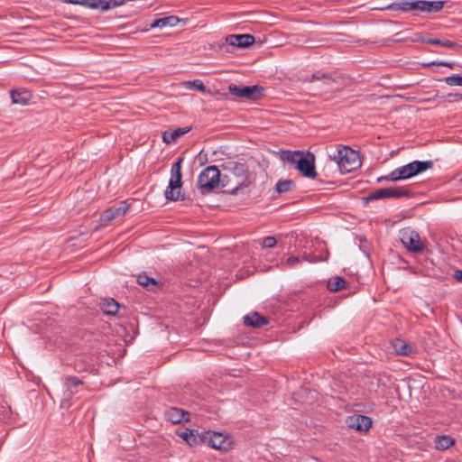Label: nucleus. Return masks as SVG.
Listing matches in <instances>:
<instances>
[{
  "mask_svg": "<svg viewBox=\"0 0 462 462\" xmlns=\"http://www.w3.org/2000/svg\"><path fill=\"white\" fill-rule=\"evenodd\" d=\"M225 172L221 174L222 188L229 194H235L241 187L249 184L248 168L242 162H230L224 166Z\"/></svg>",
  "mask_w": 462,
  "mask_h": 462,
  "instance_id": "obj_1",
  "label": "nucleus"
},
{
  "mask_svg": "<svg viewBox=\"0 0 462 462\" xmlns=\"http://www.w3.org/2000/svg\"><path fill=\"white\" fill-rule=\"evenodd\" d=\"M281 159L295 166L303 176L314 179L317 175L314 154L301 151H283Z\"/></svg>",
  "mask_w": 462,
  "mask_h": 462,
  "instance_id": "obj_2",
  "label": "nucleus"
},
{
  "mask_svg": "<svg viewBox=\"0 0 462 462\" xmlns=\"http://www.w3.org/2000/svg\"><path fill=\"white\" fill-rule=\"evenodd\" d=\"M328 157L342 173L352 172L361 166L359 152L347 146L338 148Z\"/></svg>",
  "mask_w": 462,
  "mask_h": 462,
  "instance_id": "obj_3",
  "label": "nucleus"
},
{
  "mask_svg": "<svg viewBox=\"0 0 462 462\" xmlns=\"http://www.w3.org/2000/svg\"><path fill=\"white\" fill-rule=\"evenodd\" d=\"M433 167L432 161H413L406 165L394 169L389 175L378 178V181L383 180L396 181L406 180L426 171Z\"/></svg>",
  "mask_w": 462,
  "mask_h": 462,
  "instance_id": "obj_4",
  "label": "nucleus"
},
{
  "mask_svg": "<svg viewBox=\"0 0 462 462\" xmlns=\"http://www.w3.org/2000/svg\"><path fill=\"white\" fill-rule=\"evenodd\" d=\"M219 186L222 187V178L219 170L216 166H208L200 172L198 188L201 193L210 192Z\"/></svg>",
  "mask_w": 462,
  "mask_h": 462,
  "instance_id": "obj_5",
  "label": "nucleus"
},
{
  "mask_svg": "<svg viewBox=\"0 0 462 462\" xmlns=\"http://www.w3.org/2000/svg\"><path fill=\"white\" fill-rule=\"evenodd\" d=\"M183 158H180L175 163L172 164L171 169V179L169 186L165 190V198L168 200H180L183 199L180 194L181 182V163Z\"/></svg>",
  "mask_w": 462,
  "mask_h": 462,
  "instance_id": "obj_6",
  "label": "nucleus"
},
{
  "mask_svg": "<svg viewBox=\"0 0 462 462\" xmlns=\"http://www.w3.org/2000/svg\"><path fill=\"white\" fill-rule=\"evenodd\" d=\"M228 90L234 97L239 99L254 101L263 97L264 88L258 85L237 86L236 84H230Z\"/></svg>",
  "mask_w": 462,
  "mask_h": 462,
  "instance_id": "obj_7",
  "label": "nucleus"
},
{
  "mask_svg": "<svg viewBox=\"0 0 462 462\" xmlns=\"http://www.w3.org/2000/svg\"><path fill=\"white\" fill-rule=\"evenodd\" d=\"M411 192L403 187H390L384 189H379L371 192L367 197L365 198V202L384 199H400L402 197H411Z\"/></svg>",
  "mask_w": 462,
  "mask_h": 462,
  "instance_id": "obj_8",
  "label": "nucleus"
},
{
  "mask_svg": "<svg viewBox=\"0 0 462 462\" xmlns=\"http://www.w3.org/2000/svg\"><path fill=\"white\" fill-rule=\"evenodd\" d=\"M128 209L129 205L126 201H121L118 205L110 207L100 215L99 226H107L113 220L125 216Z\"/></svg>",
  "mask_w": 462,
  "mask_h": 462,
  "instance_id": "obj_9",
  "label": "nucleus"
},
{
  "mask_svg": "<svg viewBox=\"0 0 462 462\" xmlns=\"http://www.w3.org/2000/svg\"><path fill=\"white\" fill-rule=\"evenodd\" d=\"M401 241L410 252L420 253L423 250L420 236L414 230H403L401 234Z\"/></svg>",
  "mask_w": 462,
  "mask_h": 462,
  "instance_id": "obj_10",
  "label": "nucleus"
},
{
  "mask_svg": "<svg viewBox=\"0 0 462 462\" xmlns=\"http://www.w3.org/2000/svg\"><path fill=\"white\" fill-rule=\"evenodd\" d=\"M67 3L80 5L84 6H88L93 9H101L102 11H106L110 8L116 7L125 3V0H66Z\"/></svg>",
  "mask_w": 462,
  "mask_h": 462,
  "instance_id": "obj_11",
  "label": "nucleus"
},
{
  "mask_svg": "<svg viewBox=\"0 0 462 462\" xmlns=\"http://www.w3.org/2000/svg\"><path fill=\"white\" fill-rule=\"evenodd\" d=\"M346 422L348 427L358 431H367L372 427V420L360 414L348 417Z\"/></svg>",
  "mask_w": 462,
  "mask_h": 462,
  "instance_id": "obj_12",
  "label": "nucleus"
},
{
  "mask_svg": "<svg viewBox=\"0 0 462 462\" xmlns=\"http://www.w3.org/2000/svg\"><path fill=\"white\" fill-rule=\"evenodd\" d=\"M226 438L219 432L205 431L204 444L215 449H226Z\"/></svg>",
  "mask_w": 462,
  "mask_h": 462,
  "instance_id": "obj_13",
  "label": "nucleus"
},
{
  "mask_svg": "<svg viewBox=\"0 0 462 462\" xmlns=\"http://www.w3.org/2000/svg\"><path fill=\"white\" fill-rule=\"evenodd\" d=\"M226 42L231 46L239 48H246L254 42V37L251 34H231L226 39Z\"/></svg>",
  "mask_w": 462,
  "mask_h": 462,
  "instance_id": "obj_14",
  "label": "nucleus"
},
{
  "mask_svg": "<svg viewBox=\"0 0 462 462\" xmlns=\"http://www.w3.org/2000/svg\"><path fill=\"white\" fill-rule=\"evenodd\" d=\"M165 416L173 424L189 420V413L180 408L171 407L165 411Z\"/></svg>",
  "mask_w": 462,
  "mask_h": 462,
  "instance_id": "obj_15",
  "label": "nucleus"
},
{
  "mask_svg": "<svg viewBox=\"0 0 462 462\" xmlns=\"http://www.w3.org/2000/svg\"><path fill=\"white\" fill-rule=\"evenodd\" d=\"M180 436L187 442L190 447L204 444L205 432L199 433L196 430H186L181 432Z\"/></svg>",
  "mask_w": 462,
  "mask_h": 462,
  "instance_id": "obj_16",
  "label": "nucleus"
},
{
  "mask_svg": "<svg viewBox=\"0 0 462 462\" xmlns=\"http://www.w3.org/2000/svg\"><path fill=\"white\" fill-rule=\"evenodd\" d=\"M305 81H308V82H313L315 80H322L323 81V84L325 86V90L326 91H328L330 88H331V85L333 83H336L337 82V79L336 78L332 77L331 74L329 73H324V72H321V71H317L315 73H313L311 76H307L305 79H304Z\"/></svg>",
  "mask_w": 462,
  "mask_h": 462,
  "instance_id": "obj_17",
  "label": "nucleus"
},
{
  "mask_svg": "<svg viewBox=\"0 0 462 462\" xmlns=\"http://www.w3.org/2000/svg\"><path fill=\"white\" fill-rule=\"evenodd\" d=\"M245 325L252 328H261L269 323L266 317L261 316L258 312H253L244 317Z\"/></svg>",
  "mask_w": 462,
  "mask_h": 462,
  "instance_id": "obj_18",
  "label": "nucleus"
},
{
  "mask_svg": "<svg viewBox=\"0 0 462 462\" xmlns=\"http://www.w3.org/2000/svg\"><path fill=\"white\" fill-rule=\"evenodd\" d=\"M11 98L14 104L26 105L32 98V94L26 89H14L11 91Z\"/></svg>",
  "mask_w": 462,
  "mask_h": 462,
  "instance_id": "obj_19",
  "label": "nucleus"
},
{
  "mask_svg": "<svg viewBox=\"0 0 462 462\" xmlns=\"http://www.w3.org/2000/svg\"><path fill=\"white\" fill-rule=\"evenodd\" d=\"M191 127H181V128H176L172 132H164L162 134V140L166 143H175L180 136L183 134L189 133L190 131Z\"/></svg>",
  "mask_w": 462,
  "mask_h": 462,
  "instance_id": "obj_20",
  "label": "nucleus"
},
{
  "mask_svg": "<svg viewBox=\"0 0 462 462\" xmlns=\"http://www.w3.org/2000/svg\"><path fill=\"white\" fill-rule=\"evenodd\" d=\"M100 308L106 315H116L119 310V304L114 299H104L100 304Z\"/></svg>",
  "mask_w": 462,
  "mask_h": 462,
  "instance_id": "obj_21",
  "label": "nucleus"
},
{
  "mask_svg": "<svg viewBox=\"0 0 462 462\" xmlns=\"http://www.w3.org/2000/svg\"><path fill=\"white\" fill-rule=\"evenodd\" d=\"M444 1L422 0L423 13L433 14L439 12L444 7Z\"/></svg>",
  "mask_w": 462,
  "mask_h": 462,
  "instance_id": "obj_22",
  "label": "nucleus"
},
{
  "mask_svg": "<svg viewBox=\"0 0 462 462\" xmlns=\"http://www.w3.org/2000/svg\"><path fill=\"white\" fill-rule=\"evenodd\" d=\"M137 282L143 287H145L151 291H152L156 287H159V282L152 277H149L145 273L138 275Z\"/></svg>",
  "mask_w": 462,
  "mask_h": 462,
  "instance_id": "obj_23",
  "label": "nucleus"
},
{
  "mask_svg": "<svg viewBox=\"0 0 462 462\" xmlns=\"http://www.w3.org/2000/svg\"><path fill=\"white\" fill-rule=\"evenodd\" d=\"M346 285V282L345 279L341 277H333L328 280V289L330 291H338L342 289H344Z\"/></svg>",
  "mask_w": 462,
  "mask_h": 462,
  "instance_id": "obj_24",
  "label": "nucleus"
},
{
  "mask_svg": "<svg viewBox=\"0 0 462 462\" xmlns=\"http://www.w3.org/2000/svg\"><path fill=\"white\" fill-rule=\"evenodd\" d=\"M296 184L291 180H281L276 184V191L280 194L286 193L295 189Z\"/></svg>",
  "mask_w": 462,
  "mask_h": 462,
  "instance_id": "obj_25",
  "label": "nucleus"
},
{
  "mask_svg": "<svg viewBox=\"0 0 462 462\" xmlns=\"http://www.w3.org/2000/svg\"><path fill=\"white\" fill-rule=\"evenodd\" d=\"M406 12L418 15L423 13L422 0L406 1Z\"/></svg>",
  "mask_w": 462,
  "mask_h": 462,
  "instance_id": "obj_26",
  "label": "nucleus"
},
{
  "mask_svg": "<svg viewBox=\"0 0 462 462\" xmlns=\"http://www.w3.org/2000/svg\"><path fill=\"white\" fill-rule=\"evenodd\" d=\"M436 448L439 450H446L454 444V439L449 436H439L435 441Z\"/></svg>",
  "mask_w": 462,
  "mask_h": 462,
  "instance_id": "obj_27",
  "label": "nucleus"
},
{
  "mask_svg": "<svg viewBox=\"0 0 462 462\" xmlns=\"http://www.w3.org/2000/svg\"><path fill=\"white\" fill-rule=\"evenodd\" d=\"M396 352L402 356H409L412 353V347L402 340H398L394 344Z\"/></svg>",
  "mask_w": 462,
  "mask_h": 462,
  "instance_id": "obj_28",
  "label": "nucleus"
},
{
  "mask_svg": "<svg viewBox=\"0 0 462 462\" xmlns=\"http://www.w3.org/2000/svg\"><path fill=\"white\" fill-rule=\"evenodd\" d=\"M424 42H427L429 44H432V45H440V46H444V47H447V48H455L457 46V44L454 42H451V41H448V40H445V41H442V40H439V39H437V38H428L426 40H423Z\"/></svg>",
  "mask_w": 462,
  "mask_h": 462,
  "instance_id": "obj_29",
  "label": "nucleus"
},
{
  "mask_svg": "<svg viewBox=\"0 0 462 462\" xmlns=\"http://www.w3.org/2000/svg\"><path fill=\"white\" fill-rule=\"evenodd\" d=\"M180 19L177 16L170 15L161 18L162 27H173L178 24Z\"/></svg>",
  "mask_w": 462,
  "mask_h": 462,
  "instance_id": "obj_30",
  "label": "nucleus"
},
{
  "mask_svg": "<svg viewBox=\"0 0 462 462\" xmlns=\"http://www.w3.org/2000/svg\"><path fill=\"white\" fill-rule=\"evenodd\" d=\"M388 10L406 12V1L394 2L388 5L386 7Z\"/></svg>",
  "mask_w": 462,
  "mask_h": 462,
  "instance_id": "obj_31",
  "label": "nucleus"
},
{
  "mask_svg": "<svg viewBox=\"0 0 462 462\" xmlns=\"http://www.w3.org/2000/svg\"><path fill=\"white\" fill-rule=\"evenodd\" d=\"M444 81L449 86H462V76L452 75L445 78Z\"/></svg>",
  "mask_w": 462,
  "mask_h": 462,
  "instance_id": "obj_32",
  "label": "nucleus"
},
{
  "mask_svg": "<svg viewBox=\"0 0 462 462\" xmlns=\"http://www.w3.org/2000/svg\"><path fill=\"white\" fill-rule=\"evenodd\" d=\"M277 240L274 236H266L262 241V245L264 248H273L276 245Z\"/></svg>",
  "mask_w": 462,
  "mask_h": 462,
  "instance_id": "obj_33",
  "label": "nucleus"
},
{
  "mask_svg": "<svg viewBox=\"0 0 462 462\" xmlns=\"http://www.w3.org/2000/svg\"><path fill=\"white\" fill-rule=\"evenodd\" d=\"M83 382L75 376H68L66 377V386L70 388L71 386H79L81 385Z\"/></svg>",
  "mask_w": 462,
  "mask_h": 462,
  "instance_id": "obj_34",
  "label": "nucleus"
},
{
  "mask_svg": "<svg viewBox=\"0 0 462 462\" xmlns=\"http://www.w3.org/2000/svg\"><path fill=\"white\" fill-rule=\"evenodd\" d=\"M302 259L304 261H307L309 263H317V262H321V261H326L327 260V257H321V256H315V255H307L305 254Z\"/></svg>",
  "mask_w": 462,
  "mask_h": 462,
  "instance_id": "obj_35",
  "label": "nucleus"
},
{
  "mask_svg": "<svg viewBox=\"0 0 462 462\" xmlns=\"http://www.w3.org/2000/svg\"><path fill=\"white\" fill-rule=\"evenodd\" d=\"M300 262V259L297 256H290L285 261L284 264L286 267H293Z\"/></svg>",
  "mask_w": 462,
  "mask_h": 462,
  "instance_id": "obj_36",
  "label": "nucleus"
},
{
  "mask_svg": "<svg viewBox=\"0 0 462 462\" xmlns=\"http://www.w3.org/2000/svg\"><path fill=\"white\" fill-rule=\"evenodd\" d=\"M189 84L192 85L199 91L205 92V90H206L205 85L199 79H195L193 81H190V82H189Z\"/></svg>",
  "mask_w": 462,
  "mask_h": 462,
  "instance_id": "obj_37",
  "label": "nucleus"
},
{
  "mask_svg": "<svg viewBox=\"0 0 462 462\" xmlns=\"http://www.w3.org/2000/svg\"><path fill=\"white\" fill-rule=\"evenodd\" d=\"M430 65H438V66H445V67H448V68H453V63L451 62H447V61H433Z\"/></svg>",
  "mask_w": 462,
  "mask_h": 462,
  "instance_id": "obj_38",
  "label": "nucleus"
},
{
  "mask_svg": "<svg viewBox=\"0 0 462 462\" xmlns=\"http://www.w3.org/2000/svg\"><path fill=\"white\" fill-rule=\"evenodd\" d=\"M151 28H162V23H161V18H158L156 20H154L151 24H150Z\"/></svg>",
  "mask_w": 462,
  "mask_h": 462,
  "instance_id": "obj_39",
  "label": "nucleus"
},
{
  "mask_svg": "<svg viewBox=\"0 0 462 462\" xmlns=\"http://www.w3.org/2000/svg\"><path fill=\"white\" fill-rule=\"evenodd\" d=\"M454 278L457 279L459 282H462V271H456L454 273Z\"/></svg>",
  "mask_w": 462,
  "mask_h": 462,
  "instance_id": "obj_40",
  "label": "nucleus"
},
{
  "mask_svg": "<svg viewBox=\"0 0 462 462\" xmlns=\"http://www.w3.org/2000/svg\"><path fill=\"white\" fill-rule=\"evenodd\" d=\"M461 94H448V97L460 98Z\"/></svg>",
  "mask_w": 462,
  "mask_h": 462,
  "instance_id": "obj_41",
  "label": "nucleus"
},
{
  "mask_svg": "<svg viewBox=\"0 0 462 462\" xmlns=\"http://www.w3.org/2000/svg\"><path fill=\"white\" fill-rule=\"evenodd\" d=\"M459 181L462 183V177L460 178Z\"/></svg>",
  "mask_w": 462,
  "mask_h": 462,
  "instance_id": "obj_42",
  "label": "nucleus"
},
{
  "mask_svg": "<svg viewBox=\"0 0 462 462\" xmlns=\"http://www.w3.org/2000/svg\"><path fill=\"white\" fill-rule=\"evenodd\" d=\"M460 99H462V94H461V96H460Z\"/></svg>",
  "mask_w": 462,
  "mask_h": 462,
  "instance_id": "obj_43",
  "label": "nucleus"
}]
</instances>
